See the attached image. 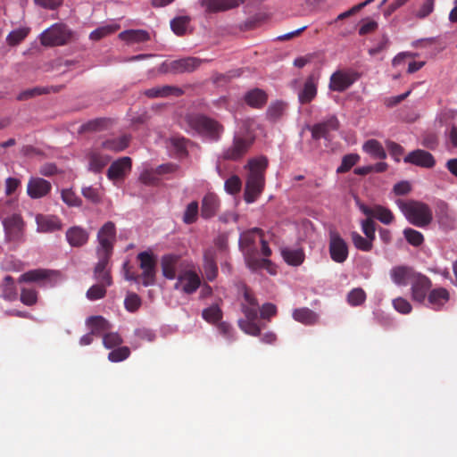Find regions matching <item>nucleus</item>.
<instances>
[{
    "label": "nucleus",
    "mask_w": 457,
    "mask_h": 457,
    "mask_svg": "<svg viewBox=\"0 0 457 457\" xmlns=\"http://www.w3.org/2000/svg\"><path fill=\"white\" fill-rule=\"evenodd\" d=\"M418 273L412 267L406 265L395 266L390 270L391 279L397 286L411 285Z\"/></svg>",
    "instance_id": "nucleus-17"
},
{
    "label": "nucleus",
    "mask_w": 457,
    "mask_h": 457,
    "mask_svg": "<svg viewBox=\"0 0 457 457\" xmlns=\"http://www.w3.org/2000/svg\"><path fill=\"white\" fill-rule=\"evenodd\" d=\"M15 202L7 200L0 204V218L3 219L2 223L4 229L5 238L9 242L19 243L23 240L24 236V221L21 214L13 213L10 216L4 217L8 210L15 207Z\"/></svg>",
    "instance_id": "nucleus-6"
},
{
    "label": "nucleus",
    "mask_w": 457,
    "mask_h": 457,
    "mask_svg": "<svg viewBox=\"0 0 457 457\" xmlns=\"http://www.w3.org/2000/svg\"><path fill=\"white\" fill-rule=\"evenodd\" d=\"M282 257L285 262L292 266H299L304 261V252L301 248L291 249L286 248L281 252Z\"/></svg>",
    "instance_id": "nucleus-32"
},
{
    "label": "nucleus",
    "mask_w": 457,
    "mask_h": 457,
    "mask_svg": "<svg viewBox=\"0 0 457 457\" xmlns=\"http://www.w3.org/2000/svg\"><path fill=\"white\" fill-rule=\"evenodd\" d=\"M119 25L112 24L99 27L93 30L89 37L92 40H100L101 38L114 33L119 29Z\"/></svg>",
    "instance_id": "nucleus-46"
},
{
    "label": "nucleus",
    "mask_w": 457,
    "mask_h": 457,
    "mask_svg": "<svg viewBox=\"0 0 457 457\" xmlns=\"http://www.w3.org/2000/svg\"><path fill=\"white\" fill-rule=\"evenodd\" d=\"M201 63L202 61L196 57L182 58L171 62L167 68V71L172 73L192 72L196 70Z\"/></svg>",
    "instance_id": "nucleus-22"
},
{
    "label": "nucleus",
    "mask_w": 457,
    "mask_h": 457,
    "mask_svg": "<svg viewBox=\"0 0 457 457\" xmlns=\"http://www.w3.org/2000/svg\"><path fill=\"white\" fill-rule=\"evenodd\" d=\"M403 162L428 169L433 168L436 164L434 156L429 152L422 149L411 151L403 158Z\"/></svg>",
    "instance_id": "nucleus-18"
},
{
    "label": "nucleus",
    "mask_w": 457,
    "mask_h": 457,
    "mask_svg": "<svg viewBox=\"0 0 457 457\" xmlns=\"http://www.w3.org/2000/svg\"><path fill=\"white\" fill-rule=\"evenodd\" d=\"M181 258L178 254H165L161 259L162 275L168 279H174L177 277L178 269L180 267Z\"/></svg>",
    "instance_id": "nucleus-23"
},
{
    "label": "nucleus",
    "mask_w": 457,
    "mask_h": 457,
    "mask_svg": "<svg viewBox=\"0 0 457 457\" xmlns=\"http://www.w3.org/2000/svg\"><path fill=\"white\" fill-rule=\"evenodd\" d=\"M403 233L406 241L413 246H420L424 242V237L422 233L416 229L407 228H404Z\"/></svg>",
    "instance_id": "nucleus-45"
},
{
    "label": "nucleus",
    "mask_w": 457,
    "mask_h": 457,
    "mask_svg": "<svg viewBox=\"0 0 457 457\" xmlns=\"http://www.w3.org/2000/svg\"><path fill=\"white\" fill-rule=\"evenodd\" d=\"M37 292L33 288H22L21 293V301L29 306L37 303Z\"/></svg>",
    "instance_id": "nucleus-60"
},
{
    "label": "nucleus",
    "mask_w": 457,
    "mask_h": 457,
    "mask_svg": "<svg viewBox=\"0 0 457 457\" xmlns=\"http://www.w3.org/2000/svg\"><path fill=\"white\" fill-rule=\"evenodd\" d=\"M366 300V293L361 287L352 289L347 295V302L351 306H360Z\"/></svg>",
    "instance_id": "nucleus-47"
},
{
    "label": "nucleus",
    "mask_w": 457,
    "mask_h": 457,
    "mask_svg": "<svg viewBox=\"0 0 457 457\" xmlns=\"http://www.w3.org/2000/svg\"><path fill=\"white\" fill-rule=\"evenodd\" d=\"M361 228L366 237L372 241L375 239L376 227L375 222L370 217H368L366 220H362Z\"/></svg>",
    "instance_id": "nucleus-62"
},
{
    "label": "nucleus",
    "mask_w": 457,
    "mask_h": 457,
    "mask_svg": "<svg viewBox=\"0 0 457 457\" xmlns=\"http://www.w3.org/2000/svg\"><path fill=\"white\" fill-rule=\"evenodd\" d=\"M293 318L304 325H313L318 321V315L309 308L303 307L295 309L293 312Z\"/></svg>",
    "instance_id": "nucleus-33"
},
{
    "label": "nucleus",
    "mask_w": 457,
    "mask_h": 457,
    "mask_svg": "<svg viewBox=\"0 0 457 457\" xmlns=\"http://www.w3.org/2000/svg\"><path fill=\"white\" fill-rule=\"evenodd\" d=\"M263 237V231L254 228L243 232L239 237V247L245 256L247 266L253 270L261 269L268 270L271 274V262L269 259H261L258 257L257 241H261Z\"/></svg>",
    "instance_id": "nucleus-2"
},
{
    "label": "nucleus",
    "mask_w": 457,
    "mask_h": 457,
    "mask_svg": "<svg viewBox=\"0 0 457 457\" xmlns=\"http://www.w3.org/2000/svg\"><path fill=\"white\" fill-rule=\"evenodd\" d=\"M223 312L217 304H212L208 308H205L202 312L203 319L211 324L218 323L221 320Z\"/></svg>",
    "instance_id": "nucleus-41"
},
{
    "label": "nucleus",
    "mask_w": 457,
    "mask_h": 457,
    "mask_svg": "<svg viewBox=\"0 0 457 457\" xmlns=\"http://www.w3.org/2000/svg\"><path fill=\"white\" fill-rule=\"evenodd\" d=\"M329 254L337 262H344L348 257V245L337 233H331L329 238Z\"/></svg>",
    "instance_id": "nucleus-14"
},
{
    "label": "nucleus",
    "mask_w": 457,
    "mask_h": 457,
    "mask_svg": "<svg viewBox=\"0 0 457 457\" xmlns=\"http://www.w3.org/2000/svg\"><path fill=\"white\" fill-rule=\"evenodd\" d=\"M362 149L367 154H370L373 158L376 159H386V153L383 148L380 142L376 139H369L367 140L363 145Z\"/></svg>",
    "instance_id": "nucleus-34"
},
{
    "label": "nucleus",
    "mask_w": 457,
    "mask_h": 457,
    "mask_svg": "<svg viewBox=\"0 0 457 457\" xmlns=\"http://www.w3.org/2000/svg\"><path fill=\"white\" fill-rule=\"evenodd\" d=\"M71 36L65 25L54 24L41 34L40 41L45 46H63L70 42Z\"/></svg>",
    "instance_id": "nucleus-8"
},
{
    "label": "nucleus",
    "mask_w": 457,
    "mask_h": 457,
    "mask_svg": "<svg viewBox=\"0 0 457 457\" xmlns=\"http://www.w3.org/2000/svg\"><path fill=\"white\" fill-rule=\"evenodd\" d=\"M29 29L27 28H21L11 31L7 37L6 42L9 46H14L19 45L28 36Z\"/></svg>",
    "instance_id": "nucleus-43"
},
{
    "label": "nucleus",
    "mask_w": 457,
    "mask_h": 457,
    "mask_svg": "<svg viewBox=\"0 0 457 457\" xmlns=\"http://www.w3.org/2000/svg\"><path fill=\"white\" fill-rule=\"evenodd\" d=\"M339 129V120L335 115H331L326 120L314 124L310 128L312 137L314 140L324 138L329 140L331 132Z\"/></svg>",
    "instance_id": "nucleus-13"
},
{
    "label": "nucleus",
    "mask_w": 457,
    "mask_h": 457,
    "mask_svg": "<svg viewBox=\"0 0 457 457\" xmlns=\"http://www.w3.org/2000/svg\"><path fill=\"white\" fill-rule=\"evenodd\" d=\"M245 0H201L200 4L208 13L225 12L244 4Z\"/></svg>",
    "instance_id": "nucleus-19"
},
{
    "label": "nucleus",
    "mask_w": 457,
    "mask_h": 457,
    "mask_svg": "<svg viewBox=\"0 0 457 457\" xmlns=\"http://www.w3.org/2000/svg\"><path fill=\"white\" fill-rule=\"evenodd\" d=\"M119 37L127 43H142L150 39V35L144 29H128L120 32Z\"/></svg>",
    "instance_id": "nucleus-31"
},
{
    "label": "nucleus",
    "mask_w": 457,
    "mask_h": 457,
    "mask_svg": "<svg viewBox=\"0 0 457 457\" xmlns=\"http://www.w3.org/2000/svg\"><path fill=\"white\" fill-rule=\"evenodd\" d=\"M98 256V262L95 267L94 273H101L103 271H106V267L108 265L109 260L112 254V253L101 252L96 251Z\"/></svg>",
    "instance_id": "nucleus-57"
},
{
    "label": "nucleus",
    "mask_w": 457,
    "mask_h": 457,
    "mask_svg": "<svg viewBox=\"0 0 457 457\" xmlns=\"http://www.w3.org/2000/svg\"><path fill=\"white\" fill-rule=\"evenodd\" d=\"M137 259L140 262L141 270H155L156 269V258L149 252H141L137 254Z\"/></svg>",
    "instance_id": "nucleus-48"
},
{
    "label": "nucleus",
    "mask_w": 457,
    "mask_h": 457,
    "mask_svg": "<svg viewBox=\"0 0 457 457\" xmlns=\"http://www.w3.org/2000/svg\"><path fill=\"white\" fill-rule=\"evenodd\" d=\"M5 286L3 291V297L8 301H12L16 298L17 293L14 286L13 278L11 276L4 278Z\"/></svg>",
    "instance_id": "nucleus-56"
},
{
    "label": "nucleus",
    "mask_w": 457,
    "mask_h": 457,
    "mask_svg": "<svg viewBox=\"0 0 457 457\" xmlns=\"http://www.w3.org/2000/svg\"><path fill=\"white\" fill-rule=\"evenodd\" d=\"M249 174L245 183L244 198L246 203H253L262 193L265 186V170L268 160L264 156L248 161Z\"/></svg>",
    "instance_id": "nucleus-4"
},
{
    "label": "nucleus",
    "mask_w": 457,
    "mask_h": 457,
    "mask_svg": "<svg viewBox=\"0 0 457 457\" xmlns=\"http://www.w3.org/2000/svg\"><path fill=\"white\" fill-rule=\"evenodd\" d=\"M351 236L353 243L357 249L364 252H369L371 250L372 240L369 239L368 237H363L357 232H353Z\"/></svg>",
    "instance_id": "nucleus-50"
},
{
    "label": "nucleus",
    "mask_w": 457,
    "mask_h": 457,
    "mask_svg": "<svg viewBox=\"0 0 457 457\" xmlns=\"http://www.w3.org/2000/svg\"><path fill=\"white\" fill-rule=\"evenodd\" d=\"M189 140L183 137H172L170 139V148L174 151L179 158H183L187 155V144Z\"/></svg>",
    "instance_id": "nucleus-38"
},
{
    "label": "nucleus",
    "mask_w": 457,
    "mask_h": 457,
    "mask_svg": "<svg viewBox=\"0 0 457 457\" xmlns=\"http://www.w3.org/2000/svg\"><path fill=\"white\" fill-rule=\"evenodd\" d=\"M105 295H106V287L100 285V284L93 285L87 291V294H86L87 299L90 301H96V300L102 299L105 296Z\"/></svg>",
    "instance_id": "nucleus-53"
},
{
    "label": "nucleus",
    "mask_w": 457,
    "mask_h": 457,
    "mask_svg": "<svg viewBox=\"0 0 457 457\" xmlns=\"http://www.w3.org/2000/svg\"><path fill=\"white\" fill-rule=\"evenodd\" d=\"M129 136L123 135L116 138L105 140L104 142H103L102 145L104 149L113 152H120L129 146Z\"/></svg>",
    "instance_id": "nucleus-36"
},
{
    "label": "nucleus",
    "mask_w": 457,
    "mask_h": 457,
    "mask_svg": "<svg viewBox=\"0 0 457 457\" xmlns=\"http://www.w3.org/2000/svg\"><path fill=\"white\" fill-rule=\"evenodd\" d=\"M183 94L182 88L170 85L157 86L144 91V95L149 98H164L171 96H180Z\"/></svg>",
    "instance_id": "nucleus-24"
},
{
    "label": "nucleus",
    "mask_w": 457,
    "mask_h": 457,
    "mask_svg": "<svg viewBox=\"0 0 457 457\" xmlns=\"http://www.w3.org/2000/svg\"><path fill=\"white\" fill-rule=\"evenodd\" d=\"M131 167V159L127 156L121 157L110 165L107 177L111 180L121 179L130 172Z\"/></svg>",
    "instance_id": "nucleus-20"
},
{
    "label": "nucleus",
    "mask_w": 457,
    "mask_h": 457,
    "mask_svg": "<svg viewBox=\"0 0 457 457\" xmlns=\"http://www.w3.org/2000/svg\"><path fill=\"white\" fill-rule=\"evenodd\" d=\"M450 299V293L445 287L431 289L426 299V305L434 311H440Z\"/></svg>",
    "instance_id": "nucleus-21"
},
{
    "label": "nucleus",
    "mask_w": 457,
    "mask_h": 457,
    "mask_svg": "<svg viewBox=\"0 0 457 457\" xmlns=\"http://www.w3.org/2000/svg\"><path fill=\"white\" fill-rule=\"evenodd\" d=\"M109 162V156L93 152L88 156V169L94 172H100Z\"/></svg>",
    "instance_id": "nucleus-35"
},
{
    "label": "nucleus",
    "mask_w": 457,
    "mask_h": 457,
    "mask_svg": "<svg viewBox=\"0 0 457 457\" xmlns=\"http://www.w3.org/2000/svg\"><path fill=\"white\" fill-rule=\"evenodd\" d=\"M89 235L81 227L74 226L66 231V239L72 247H80L88 241Z\"/></svg>",
    "instance_id": "nucleus-27"
},
{
    "label": "nucleus",
    "mask_w": 457,
    "mask_h": 457,
    "mask_svg": "<svg viewBox=\"0 0 457 457\" xmlns=\"http://www.w3.org/2000/svg\"><path fill=\"white\" fill-rule=\"evenodd\" d=\"M220 208V199L214 193H207L203 200L201 206V216L205 219H211L214 217Z\"/></svg>",
    "instance_id": "nucleus-26"
},
{
    "label": "nucleus",
    "mask_w": 457,
    "mask_h": 457,
    "mask_svg": "<svg viewBox=\"0 0 457 457\" xmlns=\"http://www.w3.org/2000/svg\"><path fill=\"white\" fill-rule=\"evenodd\" d=\"M240 306L244 318L237 321L239 328L249 336H261V331L264 326L258 321L259 303L253 292L246 287L244 288L243 301Z\"/></svg>",
    "instance_id": "nucleus-3"
},
{
    "label": "nucleus",
    "mask_w": 457,
    "mask_h": 457,
    "mask_svg": "<svg viewBox=\"0 0 457 457\" xmlns=\"http://www.w3.org/2000/svg\"><path fill=\"white\" fill-rule=\"evenodd\" d=\"M431 279L426 275L419 272L411 283V299L416 303L425 304L428 295L431 290Z\"/></svg>",
    "instance_id": "nucleus-10"
},
{
    "label": "nucleus",
    "mask_w": 457,
    "mask_h": 457,
    "mask_svg": "<svg viewBox=\"0 0 457 457\" xmlns=\"http://www.w3.org/2000/svg\"><path fill=\"white\" fill-rule=\"evenodd\" d=\"M141 298L136 293H129L124 300L125 309L129 312H136L141 306Z\"/></svg>",
    "instance_id": "nucleus-51"
},
{
    "label": "nucleus",
    "mask_w": 457,
    "mask_h": 457,
    "mask_svg": "<svg viewBox=\"0 0 457 457\" xmlns=\"http://www.w3.org/2000/svg\"><path fill=\"white\" fill-rule=\"evenodd\" d=\"M201 286L199 275L192 270H185L177 278L174 285L175 289H180L185 294L191 295L195 293Z\"/></svg>",
    "instance_id": "nucleus-12"
},
{
    "label": "nucleus",
    "mask_w": 457,
    "mask_h": 457,
    "mask_svg": "<svg viewBox=\"0 0 457 457\" xmlns=\"http://www.w3.org/2000/svg\"><path fill=\"white\" fill-rule=\"evenodd\" d=\"M62 199L67 205L71 207H79L82 204L81 199L71 189H63L62 191Z\"/></svg>",
    "instance_id": "nucleus-55"
},
{
    "label": "nucleus",
    "mask_w": 457,
    "mask_h": 457,
    "mask_svg": "<svg viewBox=\"0 0 457 457\" xmlns=\"http://www.w3.org/2000/svg\"><path fill=\"white\" fill-rule=\"evenodd\" d=\"M242 182L238 176L233 175L228 178L224 184L225 190L230 194L235 195L241 190Z\"/></svg>",
    "instance_id": "nucleus-54"
},
{
    "label": "nucleus",
    "mask_w": 457,
    "mask_h": 457,
    "mask_svg": "<svg viewBox=\"0 0 457 457\" xmlns=\"http://www.w3.org/2000/svg\"><path fill=\"white\" fill-rule=\"evenodd\" d=\"M182 126L187 131H193L212 142H218L224 132L222 124L201 113H187L182 119Z\"/></svg>",
    "instance_id": "nucleus-1"
},
{
    "label": "nucleus",
    "mask_w": 457,
    "mask_h": 457,
    "mask_svg": "<svg viewBox=\"0 0 457 457\" xmlns=\"http://www.w3.org/2000/svg\"><path fill=\"white\" fill-rule=\"evenodd\" d=\"M386 147L395 161L400 162L401 157L404 153V148L401 145L393 141H387Z\"/></svg>",
    "instance_id": "nucleus-63"
},
{
    "label": "nucleus",
    "mask_w": 457,
    "mask_h": 457,
    "mask_svg": "<svg viewBox=\"0 0 457 457\" xmlns=\"http://www.w3.org/2000/svg\"><path fill=\"white\" fill-rule=\"evenodd\" d=\"M99 245L96 251L112 253L116 240V227L112 221L104 223L97 233Z\"/></svg>",
    "instance_id": "nucleus-11"
},
{
    "label": "nucleus",
    "mask_w": 457,
    "mask_h": 457,
    "mask_svg": "<svg viewBox=\"0 0 457 457\" xmlns=\"http://www.w3.org/2000/svg\"><path fill=\"white\" fill-rule=\"evenodd\" d=\"M37 231L41 233H51L62 228L60 219L54 215L37 214L36 216Z\"/></svg>",
    "instance_id": "nucleus-25"
},
{
    "label": "nucleus",
    "mask_w": 457,
    "mask_h": 457,
    "mask_svg": "<svg viewBox=\"0 0 457 457\" xmlns=\"http://www.w3.org/2000/svg\"><path fill=\"white\" fill-rule=\"evenodd\" d=\"M393 306L398 312L402 314H409L412 310L411 304L409 303V301L403 297H397L394 299Z\"/></svg>",
    "instance_id": "nucleus-61"
},
{
    "label": "nucleus",
    "mask_w": 457,
    "mask_h": 457,
    "mask_svg": "<svg viewBox=\"0 0 457 457\" xmlns=\"http://www.w3.org/2000/svg\"><path fill=\"white\" fill-rule=\"evenodd\" d=\"M396 204L413 226L419 228L428 227L433 220V212L430 207L422 202L415 200H396Z\"/></svg>",
    "instance_id": "nucleus-5"
},
{
    "label": "nucleus",
    "mask_w": 457,
    "mask_h": 457,
    "mask_svg": "<svg viewBox=\"0 0 457 457\" xmlns=\"http://www.w3.org/2000/svg\"><path fill=\"white\" fill-rule=\"evenodd\" d=\"M267 94L260 88L252 89L245 95V103L249 106L256 109H260L264 106L267 103Z\"/></svg>",
    "instance_id": "nucleus-29"
},
{
    "label": "nucleus",
    "mask_w": 457,
    "mask_h": 457,
    "mask_svg": "<svg viewBox=\"0 0 457 457\" xmlns=\"http://www.w3.org/2000/svg\"><path fill=\"white\" fill-rule=\"evenodd\" d=\"M287 109V104L283 101L272 102L267 109V119L271 121H276L280 119Z\"/></svg>",
    "instance_id": "nucleus-39"
},
{
    "label": "nucleus",
    "mask_w": 457,
    "mask_h": 457,
    "mask_svg": "<svg viewBox=\"0 0 457 457\" xmlns=\"http://www.w3.org/2000/svg\"><path fill=\"white\" fill-rule=\"evenodd\" d=\"M92 334H100L110 328L109 322L102 316H91L87 320Z\"/></svg>",
    "instance_id": "nucleus-40"
},
{
    "label": "nucleus",
    "mask_w": 457,
    "mask_h": 457,
    "mask_svg": "<svg viewBox=\"0 0 457 457\" xmlns=\"http://www.w3.org/2000/svg\"><path fill=\"white\" fill-rule=\"evenodd\" d=\"M49 278V271L46 270H33L23 273L21 280L24 282H37Z\"/></svg>",
    "instance_id": "nucleus-42"
},
{
    "label": "nucleus",
    "mask_w": 457,
    "mask_h": 457,
    "mask_svg": "<svg viewBox=\"0 0 457 457\" xmlns=\"http://www.w3.org/2000/svg\"><path fill=\"white\" fill-rule=\"evenodd\" d=\"M52 189L51 183L39 177H31L27 185V194L32 199H38L47 195Z\"/></svg>",
    "instance_id": "nucleus-16"
},
{
    "label": "nucleus",
    "mask_w": 457,
    "mask_h": 457,
    "mask_svg": "<svg viewBox=\"0 0 457 457\" xmlns=\"http://www.w3.org/2000/svg\"><path fill=\"white\" fill-rule=\"evenodd\" d=\"M199 212V204L196 201H193L187 204L184 215L183 221L186 224H193L196 221Z\"/></svg>",
    "instance_id": "nucleus-44"
},
{
    "label": "nucleus",
    "mask_w": 457,
    "mask_h": 457,
    "mask_svg": "<svg viewBox=\"0 0 457 457\" xmlns=\"http://www.w3.org/2000/svg\"><path fill=\"white\" fill-rule=\"evenodd\" d=\"M359 78L360 74L354 70H338L330 77L329 88L332 91L343 92L349 88Z\"/></svg>",
    "instance_id": "nucleus-9"
},
{
    "label": "nucleus",
    "mask_w": 457,
    "mask_h": 457,
    "mask_svg": "<svg viewBox=\"0 0 457 457\" xmlns=\"http://www.w3.org/2000/svg\"><path fill=\"white\" fill-rule=\"evenodd\" d=\"M317 95V85L313 77H309L303 85V87L298 93V99L302 104H309Z\"/></svg>",
    "instance_id": "nucleus-30"
},
{
    "label": "nucleus",
    "mask_w": 457,
    "mask_h": 457,
    "mask_svg": "<svg viewBox=\"0 0 457 457\" xmlns=\"http://www.w3.org/2000/svg\"><path fill=\"white\" fill-rule=\"evenodd\" d=\"M130 354V350L127 346L118 347L108 354L109 361L112 362H119L126 360Z\"/></svg>",
    "instance_id": "nucleus-52"
},
{
    "label": "nucleus",
    "mask_w": 457,
    "mask_h": 457,
    "mask_svg": "<svg viewBox=\"0 0 457 457\" xmlns=\"http://www.w3.org/2000/svg\"><path fill=\"white\" fill-rule=\"evenodd\" d=\"M204 270L206 278L212 281L218 275V267L215 262V253L212 249H208L204 253Z\"/></svg>",
    "instance_id": "nucleus-28"
},
{
    "label": "nucleus",
    "mask_w": 457,
    "mask_h": 457,
    "mask_svg": "<svg viewBox=\"0 0 457 457\" xmlns=\"http://www.w3.org/2000/svg\"><path fill=\"white\" fill-rule=\"evenodd\" d=\"M98 256V262L95 267L94 273H101L103 271H106V267L108 265L109 260L112 254V253L101 252L96 251Z\"/></svg>",
    "instance_id": "nucleus-58"
},
{
    "label": "nucleus",
    "mask_w": 457,
    "mask_h": 457,
    "mask_svg": "<svg viewBox=\"0 0 457 457\" xmlns=\"http://www.w3.org/2000/svg\"><path fill=\"white\" fill-rule=\"evenodd\" d=\"M121 343L122 338L116 332L106 333L103 337V344L108 349L119 346Z\"/></svg>",
    "instance_id": "nucleus-59"
},
{
    "label": "nucleus",
    "mask_w": 457,
    "mask_h": 457,
    "mask_svg": "<svg viewBox=\"0 0 457 457\" xmlns=\"http://www.w3.org/2000/svg\"><path fill=\"white\" fill-rule=\"evenodd\" d=\"M360 160L357 154H349L343 157L340 166L337 167V173H345L349 171Z\"/></svg>",
    "instance_id": "nucleus-49"
},
{
    "label": "nucleus",
    "mask_w": 457,
    "mask_h": 457,
    "mask_svg": "<svg viewBox=\"0 0 457 457\" xmlns=\"http://www.w3.org/2000/svg\"><path fill=\"white\" fill-rule=\"evenodd\" d=\"M190 22L189 16H178L170 21V29L175 35L181 37L187 33Z\"/></svg>",
    "instance_id": "nucleus-37"
},
{
    "label": "nucleus",
    "mask_w": 457,
    "mask_h": 457,
    "mask_svg": "<svg viewBox=\"0 0 457 457\" xmlns=\"http://www.w3.org/2000/svg\"><path fill=\"white\" fill-rule=\"evenodd\" d=\"M255 141V136L250 132H236L232 143L222 152V158L227 161L238 162L250 151Z\"/></svg>",
    "instance_id": "nucleus-7"
},
{
    "label": "nucleus",
    "mask_w": 457,
    "mask_h": 457,
    "mask_svg": "<svg viewBox=\"0 0 457 457\" xmlns=\"http://www.w3.org/2000/svg\"><path fill=\"white\" fill-rule=\"evenodd\" d=\"M259 312L262 320L270 321V318L277 314V307L273 303H266L260 307Z\"/></svg>",
    "instance_id": "nucleus-64"
},
{
    "label": "nucleus",
    "mask_w": 457,
    "mask_h": 457,
    "mask_svg": "<svg viewBox=\"0 0 457 457\" xmlns=\"http://www.w3.org/2000/svg\"><path fill=\"white\" fill-rule=\"evenodd\" d=\"M357 205L360 211L367 217H370L371 219L376 218L380 222L386 225L392 223V221L394 220L395 217L393 212L389 209L382 205H375L374 207H369L359 201H357Z\"/></svg>",
    "instance_id": "nucleus-15"
}]
</instances>
